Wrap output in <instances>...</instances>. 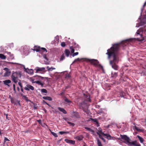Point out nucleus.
I'll return each instance as SVG.
<instances>
[{
	"mask_svg": "<svg viewBox=\"0 0 146 146\" xmlns=\"http://www.w3.org/2000/svg\"><path fill=\"white\" fill-rule=\"evenodd\" d=\"M17 89L18 91H19V87L17 88Z\"/></svg>",
	"mask_w": 146,
	"mask_h": 146,
	"instance_id": "61",
	"label": "nucleus"
},
{
	"mask_svg": "<svg viewBox=\"0 0 146 146\" xmlns=\"http://www.w3.org/2000/svg\"><path fill=\"white\" fill-rule=\"evenodd\" d=\"M64 100L65 101V102L67 103H69L71 102L70 100H69L66 98H65L64 99Z\"/></svg>",
	"mask_w": 146,
	"mask_h": 146,
	"instance_id": "30",
	"label": "nucleus"
},
{
	"mask_svg": "<svg viewBox=\"0 0 146 146\" xmlns=\"http://www.w3.org/2000/svg\"><path fill=\"white\" fill-rule=\"evenodd\" d=\"M144 40V39L143 38H142L140 40H139L141 41H143Z\"/></svg>",
	"mask_w": 146,
	"mask_h": 146,
	"instance_id": "51",
	"label": "nucleus"
},
{
	"mask_svg": "<svg viewBox=\"0 0 146 146\" xmlns=\"http://www.w3.org/2000/svg\"><path fill=\"white\" fill-rule=\"evenodd\" d=\"M70 49L71 50V52L72 53H73L74 52V49L73 46H70Z\"/></svg>",
	"mask_w": 146,
	"mask_h": 146,
	"instance_id": "28",
	"label": "nucleus"
},
{
	"mask_svg": "<svg viewBox=\"0 0 146 146\" xmlns=\"http://www.w3.org/2000/svg\"><path fill=\"white\" fill-rule=\"evenodd\" d=\"M67 122L71 126L73 127L75 125V124L73 123H72L69 122V121H67Z\"/></svg>",
	"mask_w": 146,
	"mask_h": 146,
	"instance_id": "29",
	"label": "nucleus"
},
{
	"mask_svg": "<svg viewBox=\"0 0 146 146\" xmlns=\"http://www.w3.org/2000/svg\"><path fill=\"white\" fill-rule=\"evenodd\" d=\"M103 135L106 136V138L108 140H110L111 136L109 134L103 133Z\"/></svg>",
	"mask_w": 146,
	"mask_h": 146,
	"instance_id": "12",
	"label": "nucleus"
},
{
	"mask_svg": "<svg viewBox=\"0 0 146 146\" xmlns=\"http://www.w3.org/2000/svg\"><path fill=\"white\" fill-rule=\"evenodd\" d=\"M34 50L36 51V52L42 51L43 52H47L46 49L45 48L42 47L40 48L39 47L37 48L36 46L35 47Z\"/></svg>",
	"mask_w": 146,
	"mask_h": 146,
	"instance_id": "5",
	"label": "nucleus"
},
{
	"mask_svg": "<svg viewBox=\"0 0 146 146\" xmlns=\"http://www.w3.org/2000/svg\"><path fill=\"white\" fill-rule=\"evenodd\" d=\"M69 88V86H67V87H66V88H65V89H68V88Z\"/></svg>",
	"mask_w": 146,
	"mask_h": 146,
	"instance_id": "55",
	"label": "nucleus"
},
{
	"mask_svg": "<svg viewBox=\"0 0 146 146\" xmlns=\"http://www.w3.org/2000/svg\"><path fill=\"white\" fill-rule=\"evenodd\" d=\"M87 60L88 62H90L91 64L96 67L101 68L102 70H103V67L100 64H99V62L96 59H87Z\"/></svg>",
	"mask_w": 146,
	"mask_h": 146,
	"instance_id": "4",
	"label": "nucleus"
},
{
	"mask_svg": "<svg viewBox=\"0 0 146 146\" xmlns=\"http://www.w3.org/2000/svg\"><path fill=\"white\" fill-rule=\"evenodd\" d=\"M43 56L44 58L46 60H47V58H46V55H44Z\"/></svg>",
	"mask_w": 146,
	"mask_h": 146,
	"instance_id": "49",
	"label": "nucleus"
},
{
	"mask_svg": "<svg viewBox=\"0 0 146 146\" xmlns=\"http://www.w3.org/2000/svg\"><path fill=\"white\" fill-rule=\"evenodd\" d=\"M98 113L100 114L102 113V110L100 109L98 111Z\"/></svg>",
	"mask_w": 146,
	"mask_h": 146,
	"instance_id": "43",
	"label": "nucleus"
},
{
	"mask_svg": "<svg viewBox=\"0 0 146 146\" xmlns=\"http://www.w3.org/2000/svg\"><path fill=\"white\" fill-rule=\"evenodd\" d=\"M37 121L40 124L41 123V121L40 119H39L37 120Z\"/></svg>",
	"mask_w": 146,
	"mask_h": 146,
	"instance_id": "48",
	"label": "nucleus"
},
{
	"mask_svg": "<svg viewBox=\"0 0 146 146\" xmlns=\"http://www.w3.org/2000/svg\"><path fill=\"white\" fill-rule=\"evenodd\" d=\"M80 60V59L79 58H76L74 61L73 62V63H74L75 62H76L77 61H79Z\"/></svg>",
	"mask_w": 146,
	"mask_h": 146,
	"instance_id": "40",
	"label": "nucleus"
},
{
	"mask_svg": "<svg viewBox=\"0 0 146 146\" xmlns=\"http://www.w3.org/2000/svg\"><path fill=\"white\" fill-rule=\"evenodd\" d=\"M85 129L88 130V131L90 132H93V130L92 129H91L87 127H85Z\"/></svg>",
	"mask_w": 146,
	"mask_h": 146,
	"instance_id": "32",
	"label": "nucleus"
},
{
	"mask_svg": "<svg viewBox=\"0 0 146 146\" xmlns=\"http://www.w3.org/2000/svg\"><path fill=\"white\" fill-rule=\"evenodd\" d=\"M98 133L99 134V135L102 134L103 135V133H104L102 132V130L101 129L99 128L98 129V131L97 132V134Z\"/></svg>",
	"mask_w": 146,
	"mask_h": 146,
	"instance_id": "24",
	"label": "nucleus"
},
{
	"mask_svg": "<svg viewBox=\"0 0 146 146\" xmlns=\"http://www.w3.org/2000/svg\"><path fill=\"white\" fill-rule=\"evenodd\" d=\"M45 104H46L48 106H49L50 107V104H48V103H47L46 102H45Z\"/></svg>",
	"mask_w": 146,
	"mask_h": 146,
	"instance_id": "53",
	"label": "nucleus"
},
{
	"mask_svg": "<svg viewBox=\"0 0 146 146\" xmlns=\"http://www.w3.org/2000/svg\"><path fill=\"white\" fill-rule=\"evenodd\" d=\"M40 79V78H31V82H32V79L34 80V81L35 80L37 81V80H39Z\"/></svg>",
	"mask_w": 146,
	"mask_h": 146,
	"instance_id": "42",
	"label": "nucleus"
},
{
	"mask_svg": "<svg viewBox=\"0 0 146 146\" xmlns=\"http://www.w3.org/2000/svg\"><path fill=\"white\" fill-rule=\"evenodd\" d=\"M96 139L98 146H103L101 143V142L99 140V139L98 138H96Z\"/></svg>",
	"mask_w": 146,
	"mask_h": 146,
	"instance_id": "19",
	"label": "nucleus"
},
{
	"mask_svg": "<svg viewBox=\"0 0 146 146\" xmlns=\"http://www.w3.org/2000/svg\"><path fill=\"white\" fill-rule=\"evenodd\" d=\"M0 58L2 59L5 60L6 58V57L3 54H0Z\"/></svg>",
	"mask_w": 146,
	"mask_h": 146,
	"instance_id": "22",
	"label": "nucleus"
},
{
	"mask_svg": "<svg viewBox=\"0 0 146 146\" xmlns=\"http://www.w3.org/2000/svg\"><path fill=\"white\" fill-rule=\"evenodd\" d=\"M78 52H76L75 53H74L72 55V56L73 57H74V56L77 55L78 54Z\"/></svg>",
	"mask_w": 146,
	"mask_h": 146,
	"instance_id": "38",
	"label": "nucleus"
},
{
	"mask_svg": "<svg viewBox=\"0 0 146 146\" xmlns=\"http://www.w3.org/2000/svg\"><path fill=\"white\" fill-rule=\"evenodd\" d=\"M13 90L15 92H16V90H15V88H13Z\"/></svg>",
	"mask_w": 146,
	"mask_h": 146,
	"instance_id": "59",
	"label": "nucleus"
},
{
	"mask_svg": "<svg viewBox=\"0 0 146 146\" xmlns=\"http://www.w3.org/2000/svg\"><path fill=\"white\" fill-rule=\"evenodd\" d=\"M65 58V56L64 54H62V55L61 57L60 58V60L62 61Z\"/></svg>",
	"mask_w": 146,
	"mask_h": 146,
	"instance_id": "36",
	"label": "nucleus"
},
{
	"mask_svg": "<svg viewBox=\"0 0 146 146\" xmlns=\"http://www.w3.org/2000/svg\"><path fill=\"white\" fill-rule=\"evenodd\" d=\"M58 109L60 111L62 112L63 113L66 114L67 113L66 111L64 109L60 107H58Z\"/></svg>",
	"mask_w": 146,
	"mask_h": 146,
	"instance_id": "14",
	"label": "nucleus"
},
{
	"mask_svg": "<svg viewBox=\"0 0 146 146\" xmlns=\"http://www.w3.org/2000/svg\"><path fill=\"white\" fill-rule=\"evenodd\" d=\"M42 98L44 100H48L50 101H52V98L49 96H43L42 97Z\"/></svg>",
	"mask_w": 146,
	"mask_h": 146,
	"instance_id": "16",
	"label": "nucleus"
},
{
	"mask_svg": "<svg viewBox=\"0 0 146 146\" xmlns=\"http://www.w3.org/2000/svg\"><path fill=\"white\" fill-rule=\"evenodd\" d=\"M41 92L42 93H47V91L45 89H41Z\"/></svg>",
	"mask_w": 146,
	"mask_h": 146,
	"instance_id": "35",
	"label": "nucleus"
},
{
	"mask_svg": "<svg viewBox=\"0 0 146 146\" xmlns=\"http://www.w3.org/2000/svg\"><path fill=\"white\" fill-rule=\"evenodd\" d=\"M51 134L55 137H58V135H57V134L54 133V132L52 131H51Z\"/></svg>",
	"mask_w": 146,
	"mask_h": 146,
	"instance_id": "31",
	"label": "nucleus"
},
{
	"mask_svg": "<svg viewBox=\"0 0 146 146\" xmlns=\"http://www.w3.org/2000/svg\"><path fill=\"white\" fill-rule=\"evenodd\" d=\"M59 133L61 135H63L64 134H68L69 132L68 131H60Z\"/></svg>",
	"mask_w": 146,
	"mask_h": 146,
	"instance_id": "25",
	"label": "nucleus"
},
{
	"mask_svg": "<svg viewBox=\"0 0 146 146\" xmlns=\"http://www.w3.org/2000/svg\"><path fill=\"white\" fill-rule=\"evenodd\" d=\"M35 70L36 72H45V69L44 67L39 68L37 67L35 69Z\"/></svg>",
	"mask_w": 146,
	"mask_h": 146,
	"instance_id": "8",
	"label": "nucleus"
},
{
	"mask_svg": "<svg viewBox=\"0 0 146 146\" xmlns=\"http://www.w3.org/2000/svg\"><path fill=\"white\" fill-rule=\"evenodd\" d=\"M3 82L5 85L8 86H9V85L8 84L11 83V81L10 80H7L3 81Z\"/></svg>",
	"mask_w": 146,
	"mask_h": 146,
	"instance_id": "13",
	"label": "nucleus"
},
{
	"mask_svg": "<svg viewBox=\"0 0 146 146\" xmlns=\"http://www.w3.org/2000/svg\"><path fill=\"white\" fill-rule=\"evenodd\" d=\"M24 68L25 69V71H26V72H27L28 73H29V72L28 71H29L30 70L29 69H26L24 67Z\"/></svg>",
	"mask_w": 146,
	"mask_h": 146,
	"instance_id": "45",
	"label": "nucleus"
},
{
	"mask_svg": "<svg viewBox=\"0 0 146 146\" xmlns=\"http://www.w3.org/2000/svg\"><path fill=\"white\" fill-rule=\"evenodd\" d=\"M32 82L33 83H36L39 85H41L42 86L43 85V84L41 82L38 80L35 81H34V80H32Z\"/></svg>",
	"mask_w": 146,
	"mask_h": 146,
	"instance_id": "11",
	"label": "nucleus"
},
{
	"mask_svg": "<svg viewBox=\"0 0 146 146\" xmlns=\"http://www.w3.org/2000/svg\"><path fill=\"white\" fill-rule=\"evenodd\" d=\"M13 88H15V84H13Z\"/></svg>",
	"mask_w": 146,
	"mask_h": 146,
	"instance_id": "57",
	"label": "nucleus"
},
{
	"mask_svg": "<svg viewBox=\"0 0 146 146\" xmlns=\"http://www.w3.org/2000/svg\"><path fill=\"white\" fill-rule=\"evenodd\" d=\"M24 89L27 91L33 90H34V88L32 86L28 84L26 85L25 87L24 88Z\"/></svg>",
	"mask_w": 146,
	"mask_h": 146,
	"instance_id": "6",
	"label": "nucleus"
},
{
	"mask_svg": "<svg viewBox=\"0 0 146 146\" xmlns=\"http://www.w3.org/2000/svg\"><path fill=\"white\" fill-rule=\"evenodd\" d=\"M98 135L99 137L105 143L106 140L105 139L100 135H99L98 133Z\"/></svg>",
	"mask_w": 146,
	"mask_h": 146,
	"instance_id": "27",
	"label": "nucleus"
},
{
	"mask_svg": "<svg viewBox=\"0 0 146 146\" xmlns=\"http://www.w3.org/2000/svg\"><path fill=\"white\" fill-rule=\"evenodd\" d=\"M76 139L79 141H81L83 139V136L81 135H80L78 136H77L76 137Z\"/></svg>",
	"mask_w": 146,
	"mask_h": 146,
	"instance_id": "20",
	"label": "nucleus"
},
{
	"mask_svg": "<svg viewBox=\"0 0 146 146\" xmlns=\"http://www.w3.org/2000/svg\"><path fill=\"white\" fill-rule=\"evenodd\" d=\"M21 74L20 72H15L13 73L11 77L13 82L17 83L19 78H21Z\"/></svg>",
	"mask_w": 146,
	"mask_h": 146,
	"instance_id": "3",
	"label": "nucleus"
},
{
	"mask_svg": "<svg viewBox=\"0 0 146 146\" xmlns=\"http://www.w3.org/2000/svg\"><path fill=\"white\" fill-rule=\"evenodd\" d=\"M75 113L74 115V117L76 118L79 117V115L78 113L77 112H74Z\"/></svg>",
	"mask_w": 146,
	"mask_h": 146,
	"instance_id": "34",
	"label": "nucleus"
},
{
	"mask_svg": "<svg viewBox=\"0 0 146 146\" xmlns=\"http://www.w3.org/2000/svg\"><path fill=\"white\" fill-rule=\"evenodd\" d=\"M65 53L66 55V56L67 57H68L69 56V54L70 53V52L69 51L68 49H66L65 51Z\"/></svg>",
	"mask_w": 146,
	"mask_h": 146,
	"instance_id": "23",
	"label": "nucleus"
},
{
	"mask_svg": "<svg viewBox=\"0 0 146 146\" xmlns=\"http://www.w3.org/2000/svg\"><path fill=\"white\" fill-rule=\"evenodd\" d=\"M64 91L63 92H62L60 94V95H62L64 93Z\"/></svg>",
	"mask_w": 146,
	"mask_h": 146,
	"instance_id": "54",
	"label": "nucleus"
},
{
	"mask_svg": "<svg viewBox=\"0 0 146 146\" xmlns=\"http://www.w3.org/2000/svg\"><path fill=\"white\" fill-rule=\"evenodd\" d=\"M43 102L45 104V102H46L45 101H44V100H43Z\"/></svg>",
	"mask_w": 146,
	"mask_h": 146,
	"instance_id": "62",
	"label": "nucleus"
},
{
	"mask_svg": "<svg viewBox=\"0 0 146 146\" xmlns=\"http://www.w3.org/2000/svg\"><path fill=\"white\" fill-rule=\"evenodd\" d=\"M18 84L20 86L22 85V84L20 80H19V82H18Z\"/></svg>",
	"mask_w": 146,
	"mask_h": 146,
	"instance_id": "47",
	"label": "nucleus"
},
{
	"mask_svg": "<svg viewBox=\"0 0 146 146\" xmlns=\"http://www.w3.org/2000/svg\"><path fill=\"white\" fill-rule=\"evenodd\" d=\"M91 119L93 122H94L95 123H96V122H98V121L96 119L92 118Z\"/></svg>",
	"mask_w": 146,
	"mask_h": 146,
	"instance_id": "37",
	"label": "nucleus"
},
{
	"mask_svg": "<svg viewBox=\"0 0 146 146\" xmlns=\"http://www.w3.org/2000/svg\"><path fill=\"white\" fill-rule=\"evenodd\" d=\"M95 124L96 125V126L98 127L100 126V125L99 124L98 121L97 122H96V123H95Z\"/></svg>",
	"mask_w": 146,
	"mask_h": 146,
	"instance_id": "46",
	"label": "nucleus"
},
{
	"mask_svg": "<svg viewBox=\"0 0 146 146\" xmlns=\"http://www.w3.org/2000/svg\"><path fill=\"white\" fill-rule=\"evenodd\" d=\"M135 128L137 131H138L143 132L144 131V129H140L136 126L135 127Z\"/></svg>",
	"mask_w": 146,
	"mask_h": 146,
	"instance_id": "26",
	"label": "nucleus"
},
{
	"mask_svg": "<svg viewBox=\"0 0 146 146\" xmlns=\"http://www.w3.org/2000/svg\"><path fill=\"white\" fill-rule=\"evenodd\" d=\"M66 77H69V75H68L66 76Z\"/></svg>",
	"mask_w": 146,
	"mask_h": 146,
	"instance_id": "60",
	"label": "nucleus"
},
{
	"mask_svg": "<svg viewBox=\"0 0 146 146\" xmlns=\"http://www.w3.org/2000/svg\"><path fill=\"white\" fill-rule=\"evenodd\" d=\"M121 138H119L118 139L119 140L121 141V139H123L125 141L124 143L129 146L134 145L135 146H141L140 144L137 143V141H136L131 142V140L130 138L128 137L126 135H120Z\"/></svg>",
	"mask_w": 146,
	"mask_h": 146,
	"instance_id": "2",
	"label": "nucleus"
},
{
	"mask_svg": "<svg viewBox=\"0 0 146 146\" xmlns=\"http://www.w3.org/2000/svg\"><path fill=\"white\" fill-rule=\"evenodd\" d=\"M111 75V77L116 78L117 76V73L116 72H112Z\"/></svg>",
	"mask_w": 146,
	"mask_h": 146,
	"instance_id": "18",
	"label": "nucleus"
},
{
	"mask_svg": "<svg viewBox=\"0 0 146 146\" xmlns=\"http://www.w3.org/2000/svg\"><path fill=\"white\" fill-rule=\"evenodd\" d=\"M5 52L10 56V58L11 59H13L14 57L13 54H11L10 52Z\"/></svg>",
	"mask_w": 146,
	"mask_h": 146,
	"instance_id": "15",
	"label": "nucleus"
},
{
	"mask_svg": "<svg viewBox=\"0 0 146 146\" xmlns=\"http://www.w3.org/2000/svg\"><path fill=\"white\" fill-rule=\"evenodd\" d=\"M137 137L139 140L140 143H142L144 141V140L143 139L142 137H141L140 136L138 135L137 136Z\"/></svg>",
	"mask_w": 146,
	"mask_h": 146,
	"instance_id": "21",
	"label": "nucleus"
},
{
	"mask_svg": "<svg viewBox=\"0 0 146 146\" xmlns=\"http://www.w3.org/2000/svg\"><path fill=\"white\" fill-rule=\"evenodd\" d=\"M115 139H116V138L115 137L111 136L110 140L112 139V140H115Z\"/></svg>",
	"mask_w": 146,
	"mask_h": 146,
	"instance_id": "44",
	"label": "nucleus"
},
{
	"mask_svg": "<svg viewBox=\"0 0 146 146\" xmlns=\"http://www.w3.org/2000/svg\"><path fill=\"white\" fill-rule=\"evenodd\" d=\"M6 118L7 119V114H6Z\"/></svg>",
	"mask_w": 146,
	"mask_h": 146,
	"instance_id": "63",
	"label": "nucleus"
},
{
	"mask_svg": "<svg viewBox=\"0 0 146 146\" xmlns=\"http://www.w3.org/2000/svg\"><path fill=\"white\" fill-rule=\"evenodd\" d=\"M20 88H21V89L23 88V86H22H22H20Z\"/></svg>",
	"mask_w": 146,
	"mask_h": 146,
	"instance_id": "58",
	"label": "nucleus"
},
{
	"mask_svg": "<svg viewBox=\"0 0 146 146\" xmlns=\"http://www.w3.org/2000/svg\"><path fill=\"white\" fill-rule=\"evenodd\" d=\"M131 39L126 40L121 43L122 46H126L128 41L131 40ZM120 43L116 44L114 45L113 47H112L110 49L107 50V52L106 54L108 55V58L110 59L111 57L113 58V60L110 61V63L112 67L115 70H118L119 68L118 66L116 64L119 61L118 58L117 57L118 51L119 49V45Z\"/></svg>",
	"mask_w": 146,
	"mask_h": 146,
	"instance_id": "1",
	"label": "nucleus"
},
{
	"mask_svg": "<svg viewBox=\"0 0 146 146\" xmlns=\"http://www.w3.org/2000/svg\"><path fill=\"white\" fill-rule=\"evenodd\" d=\"M4 70L6 72L5 73L3 76L7 77L9 76L11 72L10 71L9 69L7 68H4Z\"/></svg>",
	"mask_w": 146,
	"mask_h": 146,
	"instance_id": "7",
	"label": "nucleus"
},
{
	"mask_svg": "<svg viewBox=\"0 0 146 146\" xmlns=\"http://www.w3.org/2000/svg\"><path fill=\"white\" fill-rule=\"evenodd\" d=\"M146 5V1L144 3L143 6V7H144V6ZM141 22H142L144 24H146V11L145 12V14L144 15V17H143V19L142 20Z\"/></svg>",
	"mask_w": 146,
	"mask_h": 146,
	"instance_id": "10",
	"label": "nucleus"
},
{
	"mask_svg": "<svg viewBox=\"0 0 146 146\" xmlns=\"http://www.w3.org/2000/svg\"><path fill=\"white\" fill-rule=\"evenodd\" d=\"M64 141L66 143L71 144L72 145H74L75 144V141L74 140H69L68 139H65Z\"/></svg>",
	"mask_w": 146,
	"mask_h": 146,
	"instance_id": "9",
	"label": "nucleus"
},
{
	"mask_svg": "<svg viewBox=\"0 0 146 146\" xmlns=\"http://www.w3.org/2000/svg\"><path fill=\"white\" fill-rule=\"evenodd\" d=\"M61 46L63 47H64L66 46L65 43L64 42H62L61 43Z\"/></svg>",
	"mask_w": 146,
	"mask_h": 146,
	"instance_id": "39",
	"label": "nucleus"
},
{
	"mask_svg": "<svg viewBox=\"0 0 146 146\" xmlns=\"http://www.w3.org/2000/svg\"><path fill=\"white\" fill-rule=\"evenodd\" d=\"M46 68L47 69L48 71H52L54 70H55L56 69L55 68L51 67L50 68L49 66H47L46 67Z\"/></svg>",
	"mask_w": 146,
	"mask_h": 146,
	"instance_id": "17",
	"label": "nucleus"
},
{
	"mask_svg": "<svg viewBox=\"0 0 146 146\" xmlns=\"http://www.w3.org/2000/svg\"><path fill=\"white\" fill-rule=\"evenodd\" d=\"M139 27V26H136V27Z\"/></svg>",
	"mask_w": 146,
	"mask_h": 146,
	"instance_id": "64",
	"label": "nucleus"
},
{
	"mask_svg": "<svg viewBox=\"0 0 146 146\" xmlns=\"http://www.w3.org/2000/svg\"><path fill=\"white\" fill-rule=\"evenodd\" d=\"M93 132H91L92 134L94 135L95 133V132L93 130Z\"/></svg>",
	"mask_w": 146,
	"mask_h": 146,
	"instance_id": "50",
	"label": "nucleus"
},
{
	"mask_svg": "<svg viewBox=\"0 0 146 146\" xmlns=\"http://www.w3.org/2000/svg\"><path fill=\"white\" fill-rule=\"evenodd\" d=\"M4 141L5 142L7 141H9V140L8 139L7 137H5L4 138Z\"/></svg>",
	"mask_w": 146,
	"mask_h": 146,
	"instance_id": "41",
	"label": "nucleus"
},
{
	"mask_svg": "<svg viewBox=\"0 0 146 146\" xmlns=\"http://www.w3.org/2000/svg\"><path fill=\"white\" fill-rule=\"evenodd\" d=\"M143 8H141V14H142V12H143Z\"/></svg>",
	"mask_w": 146,
	"mask_h": 146,
	"instance_id": "52",
	"label": "nucleus"
},
{
	"mask_svg": "<svg viewBox=\"0 0 146 146\" xmlns=\"http://www.w3.org/2000/svg\"><path fill=\"white\" fill-rule=\"evenodd\" d=\"M143 30H138L137 31L136 33L137 34V35H139V32H140L141 31L142 32H143V30Z\"/></svg>",
	"mask_w": 146,
	"mask_h": 146,
	"instance_id": "33",
	"label": "nucleus"
},
{
	"mask_svg": "<svg viewBox=\"0 0 146 146\" xmlns=\"http://www.w3.org/2000/svg\"><path fill=\"white\" fill-rule=\"evenodd\" d=\"M21 92H23V88H22V89H21Z\"/></svg>",
	"mask_w": 146,
	"mask_h": 146,
	"instance_id": "56",
	"label": "nucleus"
}]
</instances>
